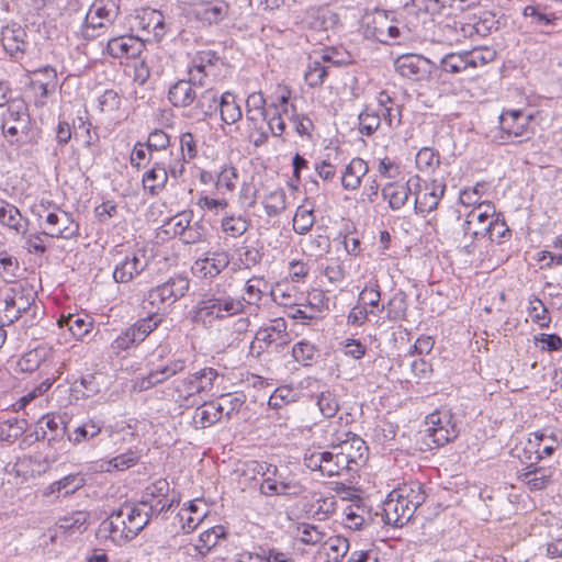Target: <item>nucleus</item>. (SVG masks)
<instances>
[{
  "mask_svg": "<svg viewBox=\"0 0 562 562\" xmlns=\"http://www.w3.org/2000/svg\"><path fill=\"white\" fill-rule=\"evenodd\" d=\"M119 9L117 0H94L85 18L81 27L82 36L86 40H92L95 35L89 33V30L102 29L113 23L119 15Z\"/></svg>",
  "mask_w": 562,
  "mask_h": 562,
  "instance_id": "obj_13",
  "label": "nucleus"
},
{
  "mask_svg": "<svg viewBox=\"0 0 562 562\" xmlns=\"http://www.w3.org/2000/svg\"><path fill=\"white\" fill-rule=\"evenodd\" d=\"M512 236V232L501 214H496L495 221L490 226L486 237L491 243L503 244Z\"/></svg>",
  "mask_w": 562,
  "mask_h": 562,
  "instance_id": "obj_60",
  "label": "nucleus"
},
{
  "mask_svg": "<svg viewBox=\"0 0 562 562\" xmlns=\"http://www.w3.org/2000/svg\"><path fill=\"white\" fill-rule=\"evenodd\" d=\"M113 269V279L117 283H128L140 276L148 267L149 259L145 250L136 249L124 255L117 251Z\"/></svg>",
  "mask_w": 562,
  "mask_h": 562,
  "instance_id": "obj_14",
  "label": "nucleus"
},
{
  "mask_svg": "<svg viewBox=\"0 0 562 562\" xmlns=\"http://www.w3.org/2000/svg\"><path fill=\"white\" fill-rule=\"evenodd\" d=\"M172 386L178 401L181 402H187L190 397L201 393L195 372L175 380Z\"/></svg>",
  "mask_w": 562,
  "mask_h": 562,
  "instance_id": "obj_45",
  "label": "nucleus"
},
{
  "mask_svg": "<svg viewBox=\"0 0 562 562\" xmlns=\"http://www.w3.org/2000/svg\"><path fill=\"white\" fill-rule=\"evenodd\" d=\"M35 214L41 227L50 238L70 239L79 233V225L72 220L71 215L58 206L41 203Z\"/></svg>",
  "mask_w": 562,
  "mask_h": 562,
  "instance_id": "obj_7",
  "label": "nucleus"
},
{
  "mask_svg": "<svg viewBox=\"0 0 562 562\" xmlns=\"http://www.w3.org/2000/svg\"><path fill=\"white\" fill-rule=\"evenodd\" d=\"M317 406L324 417L331 418L339 409V401L331 391H324L317 396Z\"/></svg>",
  "mask_w": 562,
  "mask_h": 562,
  "instance_id": "obj_64",
  "label": "nucleus"
},
{
  "mask_svg": "<svg viewBox=\"0 0 562 562\" xmlns=\"http://www.w3.org/2000/svg\"><path fill=\"white\" fill-rule=\"evenodd\" d=\"M416 167L419 171L430 173L440 164L439 154L429 147H424L416 154Z\"/></svg>",
  "mask_w": 562,
  "mask_h": 562,
  "instance_id": "obj_57",
  "label": "nucleus"
},
{
  "mask_svg": "<svg viewBox=\"0 0 562 562\" xmlns=\"http://www.w3.org/2000/svg\"><path fill=\"white\" fill-rule=\"evenodd\" d=\"M329 61L333 64H336L337 61L333 59V57L329 54H323L321 56V60L318 59H312L308 65L307 69L304 74V78L306 83L310 87H318L322 86L326 76H327V67L324 65V63Z\"/></svg>",
  "mask_w": 562,
  "mask_h": 562,
  "instance_id": "obj_41",
  "label": "nucleus"
},
{
  "mask_svg": "<svg viewBox=\"0 0 562 562\" xmlns=\"http://www.w3.org/2000/svg\"><path fill=\"white\" fill-rule=\"evenodd\" d=\"M20 271L19 260L7 251H0V278L7 283H13Z\"/></svg>",
  "mask_w": 562,
  "mask_h": 562,
  "instance_id": "obj_54",
  "label": "nucleus"
},
{
  "mask_svg": "<svg viewBox=\"0 0 562 562\" xmlns=\"http://www.w3.org/2000/svg\"><path fill=\"white\" fill-rule=\"evenodd\" d=\"M103 428V422L97 418H89L67 435L72 445H80L95 438Z\"/></svg>",
  "mask_w": 562,
  "mask_h": 562,
  "instance_id": "obj_37",
  "label": "nucleus"
},
{
  "mask_svg": "<svg viewBox=\"0 0 562 562\" xmlns=\"http://www.w3.org/2000/svg\"><path fill=\"white\" fill-rule=\"evenodd\" d=\"M140 460V452L137 450H127L110 460H102L99 463V470L104 472L125 471L136 465Z\"/></svg>",
  "mask_w": 562,
  "mask_h": 562,
  "instance_id": "obj_40",
  "label": "nucleus"
},
{
  "mask_svg": "<svg viewBox=\"0 0 562 562\" xmlns=\"http://www.w3.org/2000/svg\"><path fill=\"white\" fill-rule=\"evenodd\" d=\"M400 498L409 505L412 509H416L424 504L426 501V493L423 490V485L419 482H408L393 490Z\"/></svg>",
  "mask_w": 562,
  "mask_h": 562,
  "instance_id": "obj_39",
  "label": "nucleus"
},
{
  "mask_svg": "<svg viewBox=\"0 0 562 562\" xmlns=\"http://www.w3.org/2000/svg\"><path fill=\"white\" fill-rule=\"evenodd\" d=\"M221 120L225 124H234L243 117L240 105L236 101L235 94L232 92H224L218 102Z\"/></svg>",
  "mask_w": 562,
  "mask_h": 562,
  "instance_id": "obj_42",
  "label": "nucleus"
},
{
  "mask_svg": "<svg viewBox=\"0 0 562 562\" xmlns=\"http://www.w3.org/2000/svg\"><path fill=\"white\" fill-rule=\"evenodd\" d=\"M223 65L221 57L212 49L196 50L190 56L188 64V76L191 82L203 87L206 85L205 79L216 76V70Z\"/></svg>",
  "mask_w": 562,
  "mask_h": 562,
  "instance_id": "obj_15",
  "label": "nucleus"
},
{
  "mask_svg": "<svg viewBox=\"0 0 562 562\" xmlns=\"http://www.w3.org/2000/svg\"><path fill=\"white\" fill-rule=\"evenodd\" d=\"M23 222L25 220L18 207L4 200H0V223L2 225L20 234L25 232Z\"/></svg>",
  "mask_w": 562,
  "mask_h": 562,
  "instance_id": "obj_43",
  "label": "nucleus"
},
{
  "mask_svg": "<svg viewBox=\"0 0 562 562\" xmlns=\"http://www.w3.org/2000/svg\"><path fill=\"white\" fill-rule=\"evenodd\" d=\"M496 214L495 206L491 202L479 203L467 214L463 224L464 235L473 238H486Z\"/></svg>",
  "mask_w": 562,
  "mask_h": 562,
  "instance_id": "obj_16",
  "label": "nucleus"
},
{
  "mask_svg": "<svg viewBox=\"0 0 562 562\" xmlns=\"http://www.w3.org/2000/svg\"><path fill=\"white\" fill-rule=\"evenodd\" d=\"M193 15L207 24H215L223 21L229 10L228 3L223 0H191Z\"/></svg>",
  "mask_w": 562,
  "mask_h": 562,
  "instance_id": "obj_24",
  "label": "nucleus"
},
{
  "mask_svg": "<svg viewBox=\"0 0 562 562\" xmlns=\"http://www.w3.org/2000/svg\"><path fill=\"white\" fill-rule=\"evenodd\" d=\"M162 323V317L157 312L148 313L146 317L138 319L132 326L125 328L111 342L113 353L120 355L122 351L137 346L146 339Z\"/></svg>",
  "mask_w": 562,
  "mask_h": 562,
  "instance_id": "obj_10",
  "label": "nucleus"
},
{
  "mask_svg": "<svg viewBox=\"0 0 562 562\" xmlns=\"http://www.w3.org/2000/svg\"><path fill=\"white\" fill-rule=\"evenodd\" d=\"M170 485L166 479H159L149 484L137 504L145 508L149 518L168 512L175 504V498L169 496Z\"/></svg>",
  "mask_w": 562,
  "mask_h": 562,
  "instance_id": "obj_12",
  "label": "nucleus"
},
{
  "mask_svg": "<svg viewBox=\"0 0 562 562\" xmlns=\"http://www.w3.org/2000/svg\"><path fill=\"white\" fill-rule=\"evenodd\" d=\"M286 322L283 318H277L265 327H261L256 333L255 339L251 342V350L256 349L258 345V355L268 349L270 346L281 347L290 341V335L286 331Z\"/></svg>",
  "mask_w": 562,
  "mask_h": 562,
  "instance_id": "obj_17",
  "label": "nucleus"
},
{
  "mask_svg": "<svg viewBox=\"0 0 562 562\" xmlns=\"http://www.w3.org/2000/svg\"><path fill=\"white\" fill-rule=\"evenodd\" d=\"M266 214L270 217L281 214L286 207V194L283 189H277L267 194L262 200Z\"/></svg>",
  "mask_w": 562,
  "mask_h": 562,
  "instance_id": "obj_53",
  "label": "nucleus"
},
{
  "mask_svg": "<svg viewBox=\"0 0 562 562\" xmlns=\"http://www.w3.org/2000/svg\"><path fill=\"white\" fill-rule=\"evenodd\" d=\"M362 34L366 38L378 41L382 44H400L406 38L407 30L400 26V22L394 20L391 13L386 11H375L366 14L361 24Z\"/></svg>",
  "mask_w": 562,
  "mask_h": 562,
  "instance_id": "obj_5",
  "label": "nucleus"
},
{
  "mask_svg": "<svg viewBox=\"0 0 562 562\" xmlns=\"http://www.w3.org/2000/svg\"><path fill=\"white\" fill-rule=\"evenodd\" d=\"M303 460L306 468L312 471H319L326 476L342 475L345 472H349L337 445L333 446L330 450L324 451L307 449Z\"/></svg>",
  "mask_w": 562,
  "mask_h": 562,
  "instance_id": "obj_11",
  "label": "nucleus"
},
{
  "mask_svg": "<svg viewBox=\"0 0 562 562\" xmlns=\"http://www.w3.org/2000/svg\"><path fill=\"white\" fill-rule=\"evenodd\" d=\"M190 280L182 274L170 277L166 282L150 289L144 301L148 313L157 312L162 318L167 306L183 297L189 291Z\"/></svg>",
  "mask_w": 562,
  "mask_h": 562,
  "instance_id": "obj_6",
  "label": "nucleus"
},
{
  "mask_svg": "<svg viewBox=\"0 0 562 562\" xmlns=\"http://www.w3.org/2000/svg\"><path fill=\"white\" fill-rule=\"evenodd\" d=\"M464 53L465 64H468L469 69L485 66L496 58L495 49L487 46L475 47L471 50H465Z\"/></svg>",
  "mask_w": 562,
  "mask_h": 562,
  "instance_id": "obj_52",
  "label": "nucleus"
},
{
  "mask_svg": "<svg viewBox=\"0 0 562 562\" xmlns=\"http://www.w3.org/2000/svg\"><path fill=\"white\" fill-rule=\"evenodd\" d=\"M415 510L404 503L393 491L389 493L383 503V518L385 524L402 527L414 516Z\"/></svg>",
  "mask_w": 562,
  "mask_h": 562,
  "instance_id": "obj_25",
  "label": "nucleus"
},
{
  "mask_svg": "<svg viewBox=\"0 0 562 562\" xmlns=\"http://www.w3.org/2000/svg\"><path fill=\"white\" fill-rule=\"evenodd\" d=\"M554 469L530 464L518 472L517 480L529 491L544 490L552 482Z\"/></svg>",
  "mask_w": 562,
  "mask_h": 562,
  "instance_id": "obj_30",
  "label": "nucleus"
},
{
  "mask_svg": "<svg viewBox=\"0 0 562 562\" xmlns=\"http://www.w3.org/2000/svg\"><path fill=\"white\" fill-rule=\"evenodd\" d=\"M145 508L137 504H124L102 522V530L109 532L111 540L123 544L134 539L149 522Z\"/></svg>",
  "mask_w": 562,
  "mask_h": 562,
  "instance_id": "obj_1",
  "label": "nucleus"
},
{
  "mask_svg": "<svg viewBox=\"0 0 562 562\" xmlns=\"http://www.w3.org/2000/svg\"><path fill=\"white\" fill-rule=\"evenodd\" d=\"M58 326L67 327L75 338L81 339L92 330L93 318L85 313L61 315Z\"/></svg>",
  "mask_w": 562,
  "mask_h": 562,
  "instance_id": "obj_34",
  "label": "nucleus"
},
{
  "mask_svg": "<svg viewBox=\"0 0 562 562\" xmlns=\"http://www.w3.org/2000/svg\"><path fill=\"white\" fill-rule=\"evenodd\" d=\"M327 299L323 291L312 290L307 293L306 303L304 307L310 311L308 319L316 318L321 313L327 308Z\"/></svg>",
  "mask_w": 562,
  "mask_h": 562,
  "instance_id": "obj_59",
  "label": "nucleus"
},
{
  "mask_svg": "<svg viewBox=\"0 0 562 562\" xmlns=\"http://www.w3.org/2000/svg\"><path fill=\"white\" fill-rule=\"evenodd\" d=\"M381 119L390 128H395L402 123V105L398 104L386 91L379 92L376 97Z\"/></svg>",
  "mask_w": 562,
  "mask_h": 562,
  "instance_id": "obj_32",
  "label": "nucleus"
},
{
  "mask_svg": "<svg viewBox=\"0 0 562 562\" xmlns=\"http://www.w3.org/2000/svg\"><path fill=\"white\" fill-rule=\"evenodd\" d=\"M237 181V169L232 165H224L216 175L215 188L221 194L233 192L236 188Z\"/></svg>",
  "mask_w": 562,
  "mask_h": 562,
  "instance_id": "obj_51",
  "label": "nucleus"
},
{
  "mask_svg": "<svg viewBox=\"0 0 562 562\" xmlns=\"http://www.w3.org/2000/svg\"><path fill=\"white\" fill-rule=\"evenodd\" d=\"M446 191V183L442 180L434 179L424 182L419 179V187L413 189L415 194L414 207L417 213H430L435 211Z\"/></svg>",
  "mask_w": 562,
  "mask_h": 562,
  "instance_id": "obj_18",
  "label": "nucleus"
},
{
  "mask_svg": "<svg viewBox=\"0 0 562 562\" xmlns=\"http://www.w3.org/2000/svg\"><path fill=\"white\" fill-rule=\"evenodd\" d=\"M4 314V323L12 325L31 306V297L25 294L22 285L9 288L0 299Z\"/></svg>",
  "mask_w": 562,
  "mask_h": 562,
  "instance_id": "obj_19",
  "label": "nucleus"
},
{
  "mask_svg": "<svg viewBox=\"0 0 562 562\" xmlns=\"http://www.w3.org/2000/svg\"><path fill=\"white\" fill-rule=\"evenodd\" d=\"M244 312V303L229 295L206 293L193 307V321L204 326L238 315Z\"/></svg>",
  "mask_w": 562,
  "mask_h": 562,
  "instance_id": "obj_3",
  "label": "nucleus"
},
{
  "mask_svg": "<svg viewBox=\"0 0 562 562\" xmlns=\"http://www.w3.org/2000/svg\"><path fill=\"white\" fill-rule=\"evenodd\" d=\"M416 187H419L418 176L409 178L406 183L390 182L383 187L382 196L387 201L391 210L398 211L406 204Z\"/></svg>",
  "mask_w": 562,
  "mask_h": 562,
  "instance_id": "obj_26",
  "label": "nucleus"
},
{
  "mask_svg": "<svg viewBox=\"0 0 562 562\" xmlns=\"http://www.w3.org/2000/svg\"><path fill=\"white\" fill-rule=\"evenodd\" d=\"M305 487L295 480H284L280 472L261 480L259 485V493L263 496H283L286 498H294L302 495Z\"/></svg>",
  "mask_w": 562,
  "mask_h": 562,
  "instance_id": "obj_21",
  "label": "nucleus"
},
{
  "mask_svg": "<svg viewBox=\"0 0 562 562\" xmlns=\"http://www.w3.org/2000/svg\"><path fill=\"white\" fill-rule=\"evenodd\" d=\"M222 231L229 237L237 238L250 227V221L244 215H227L221 221Z\"/></svg>",
  "mask_w": 562,
  "mask_h": 562,
  "instance_id": "obj_47",
  "label": "nucleus"
},
{
  "mask_svg": "<svg viewBox=\"0 0 562 562\" xmlns=\"http://www.w3.org/2000/svg\"><path fill=\"white\" fill-rule=\"evenodd\" d=\"M380 300L381 294L376 283L364 286L359 294V301L362 303V306H370L371 310L375 311V314L384 311V305L380 306Z\"/></svg>",
  "mask_w": 562,
  "mask_h": 562,
  "instance_id": "obj_62",
  "label": "nucleus"
},
{
  "mask_svg": "<svg viewBox=\"0 0 562 562\" xmlns=\"http://www.w3.org/2000/svg\"><path fill=\"white\" fill-rule=\"evenodd\" d=\"M340 454L345 458V463L349 472L356 471L360 463L366 461L368 448L364 441L353 435L350 439L337 445Z\"/></svg>",
  "mask_w": 562,
  "mask_h": 562,
  "instance_id": "obj_31",
  "label": "nucleus"
},
{
  "mask_svg": "<svg viewBox=\"0 0 562 562\" xmlns=\"http://www.w3.org/2000/svg\"><path fill=\"white\" fill-rule=\"evenodd\" d=\"M263 288H266V282L262 278H251L245 284V293L240 301L243 303H247L249 305H257L262 299Z\"/></svg>",
  "mask_w": 562,
  "mask_h": 562,
  "instance_id": "obj_58",
  "label": "nucleus"
},
{
  "mask_svg": "<svg viewBox=\"0 0 562 562\" xmlns=\"http://www.w3.org/2000/svg\"><path fill=\"white\" fill-rule=\"evenodd\" d=\"M215 402L204 403L198 407L193 415V424L196 428H206L221 419Z\"/></svg>",
  "mask_w": 562,
  "mask_h": 562,
  "instance_id": "obj_46",
  "label": "nucleus"
},
{
  "mask_svg": "<svg viewBox=\"0 0 562 562\" xmlns=\"http://www.w3.org/2000/svg\"><path fill=\"white\" fill-rule=\"evenodd\" d=\"M295 537L302 543L315 546L324 542L326 533L315 525L300 524Z\"/></svg>",
  "mask_w": 562,
  "mask_h": 562,
  "instance_id": "obj_55",
  "label": "nucleus"
},
{
  "mask_svg": "<svg viewBox=\"0 0 562 562\" xmlns=\"http://www.w3.org/2000/svg\"><path fill=\"white\" fill-rule=\"evenodd\" d=\"M145 20H147V23L144 24L143 27L151 31L156 38H161L165 35V18L160 11L150 10L144 12L142 21Z\"/></svg>",
  "mask_w": 562,
  "mask_h": 562,
  "instance_id": "obj_63",
  "label": "nucleus"
},
{
  "mask_svg": "<svg viewBox=\"0 0 562 562\" xmlns=\"http://www.w3.org/2000/svg\"><path fill=\"white\" fill-rule=\"evenodd\" d=\"M359 132L362 135L371 136L381 125V115L379 109L376 111L366 108L358 116Z\"/></svg>",
  "mask_w": 562,
  "mask_h": 562,
  "instance_id": "obj_56",
  "label": "nucleus"
},
{
  "mask_svg": "<svg viewBox=\"0 0 562 562\" xmlns=\"http://www.w3.org/2000/svg\"><path fill=\"white\" fill-rule=\"evenodd\" d=\"M440 67L448 74H460L469 69L465 64V53L447 54L440 61Z\"/></svg>",
  "mask_w": 562,
  "mask_h": 562,
  "instance_id": "obj_61",
  "label": "nucleus"
},
{
  "mask_svg": "<svg viewBox=\"0 0 562 562\" xmlns=\"http://www.w3.org/2000/svg\"><path fill=\"white\" fill-rule=\"evenodd\" d=\"M426 428L420 432L422 441L428 449L442 447L458 436L453 415L448 409L436 411L427 416Z\"/></svg>",
  "mask_w": 562,
  "mask_h": 562,
  "instance_id": "obj_8",
  "label": "nucleus"
},
{
  "mask_svg": "<svg viewBox=\"0 0 562 562\" xmlns=\"http://www.w3.org/2000/svg\"><path fill=\"white\" fill-rule=\"evenodd\" d=\"M407 306L406 294L403 291H397L384 305V310H386V316L390 321L397 322L405 318Z\"/></svg>",
  "mask_w": 562,
  "mask_h": 562,
  "instance_id": "obj_50",
  "label": "nucleus"
},
{
  "mask_svg": "<svg viewBox=\"0 0 562 562\" xmlns=\"http://www.w3.org/2000/svg\"><path fill=\"white\" fill-rule=\"evenodd\" d=\"M532 115L522 110H504L499 126L492 132V140L497 144L521 143L535 134L531 127Z\"/></svg>",
  "mask_w": 562,
  "mask_h": 562,
  "instance_id": "obj_4",
  "label": "nucleus"
},
{
  "mask_svg": "<svg viewBox=\"0 0 562 562\" xmlns=\"http://www.w3.org/2000/svg\"><path fill=\"white\" fill-rule=\"evenodd\" d=\"M229 262L228 252L224 250L207 251L203 257L198 258L193 262L191 272L198 278L213 279L225 270Z\"/></svg>",
  "mask_w": 562,
  "mask_h": 562,
  "instance_id": "obj_20",
  "label": "nucleus"
},
{
  "mask_svg": "<svg viewBox=\"0 0 562 562\" xmlns=\"http://www.w3.org/2000/svg\"><path fill=\"white\" fill-rule=\"evenodd\" d=\"M205 515L206 512L200 507L198 499L189 502L188 507H182L178 514L182 530L187 533L193 531Z\"/></svg>",
  "mask_w": 562,
  "mask_h": 562,
  "instance_id": "obj_38",
  "label": "nucleus"
},
{
  "mask_svg": "<svg viewBox=\"0 0 562 562\" xmlns=\"http://www.w3.org/2000/svg\"><path fill=\"white\" fill-rule=\"evenodd\" d=\"M183 172V161L170 153L168 160L154 161L151 168L143 175V188L150 195H158L165 189L169 177L179 179Z\"/></svg>",
  "mask_w": 562,
  "mask_h": 562,
  "instance_id": "obj_9",
  "label": "nucleus"
},
{
  "mask_svg": "<svg viewBox=\"0 0 562 562\" xmlns=\"http://www.w3.org/2000/svg\"><path fill=\"white\" fill-rule=\"evenodd\" d=\"M1 44L10 57L21 59L29 46L25 30L18 24L4 26L1 31Z\"/></svg>",
  "mask_w": 562,
  "mask_h": 562,
  "instance_id": "obj_27",
  "label": "nucleus"
},
{
  "mask_svg": "<svg viewBox=\"0 0 562 562\" xmlns=\"http://www.w3.org/2000/svg\"><path fill=\"white\" fill-rule=\"evenodd\" d=\"M218 102L216 91L212 88L205 89L200 94L196 93V99L186 115L195 121H205L216 112Z\"/></svg>",
  "mask_w": 562,
  "mask_h": 562,
  "instance_id": "obj_29",
  "label": "nucleus"
},
{
  "mask_svg": "<svg viewBox=\"0 0 562 562\" xmlns=\"http://www.w3.org/2000/svg\"><path fill=\"white\" fill-rule=\"evenodd\" d=\"M144 48V42L133 35L113 37L106 45V52L113 58H135L140 55Z\"/></svg>",
  "mask_w": 562,
  "mask_h": 562,
  "instance_id": "obj_28",
  "label": "nucleus"
},
{
  "mask_svg": "<svg viewBox=\"0 0 562 562\" xmlns=\"http://www.w3.org/2000/svg\"><path fill=\"white\" fill-rule=\"evenodd\" d=\"M394 67L402 77L416 81L427 78L431 70L430 61L416 54H406L397 57L394 61Z\"/></svg>",
  "mask_w": 562,
  "mask_h": 562,
  "instance_id": "obj_22",
  "label": "nucleus"
},
{
  "mask_svg": "<svg viewBox=\"0 0 562 562\" xmlns=\"http://www.w3.org/2000/svg\"><path fill=\"white\" fill-rule=\"evenodd\" d=\"M156 362H151V369L147 375L137 381L140 391L161 384L172 376L183 372L188 366L187 351H171L167 346H160L154 351Z\"/></svg>",
  "mask_w": 562,
  "mask_h": 562,
  "instance_id": "obj_2",
  "label": "nucleus"
},
{
  "mask_svg": "<svg viewBox=\"0 0 562 562\" xmlns=\"http://www.w3.org/2000/svg\"><path fill=\"white\" fill-rule=\"evenodd\" d=\"M194 86L190 77L188 80H178L169 88L168 100L176 108L191 106L196 99Z\"/></svg>",
  "mask_w": 562,
  "mask_h": 562,
  "instance_id": "obj_33",
  "label": "nucleus"
},
{
  "mask_svg": "<svg viewBox=\"0 0 562 562\" xmlns=\"http://www.w3.org/2000/svg\"><path fill=\"white\" fill-rule=\"evenodd\" d=\"M323 551L326 562H340L349 551V541L341 536L329 537L323 542Z\"/></svg>",
  "mask_w": 562,
  "mask_h": 562,
  "instance_id": "obj_44",
  "label": "nucleus"
},
{
  "mask_svg": "<svg viewBox=\"0 0 562 562\" xmlns=\"http://www.w3.org/2000/svg\"><path fill=\"white\" fill-rule=\"evenodd\" d=\"M27 428L25 419L9 418L0 420V439L13 442L21 437Z\"/></svg>",
  "mask_w": 562,
  "mask_h": 562,
  "instance_id": "obj_49",
  "label": "nucleus"
},
{
  "mask_svg": "<svg viewBox=\"0 0 562 562\" xmlns=\"http://www.w3.org/2000/svg\"><path fill=\"white\" fill-rule=\"evenodd\" d=\"M227 532L223 526H214L205 531H203L196 543H188L181 546L179 551L187 553L193 558H202L206 553L211 551V549L215 548L220 544V541L225 539Z\"/></svg>",
  "mask_w": 562,
  "mask_h": 562,
  "instance_id": "obj_23",
  "label": "nucleus"
},
{
  "mask_svg": "<svg viewBox=\"0 0 562 562\" xmlns=\"http://www.w3.org/2000/svg\"><path fill=\"white\" fill-rule=\"evenodd\" d=\"M368 164L356 157L345 167L341 175V186L345 190H357L361 184V179L368 173Z\"/></svg>",
  "mask_w": 562,
  "mask_h": 562,
  "instance_id": "obj_35",
  "label": "nucleus"
},
{
  "mask_svg": "<svg viewBox=\"0 0 562 562\" xmlns=\"http://www.w3.org/2000/svg\"><path fill=\"white\" fill-rule=\"evenodd\" d=\"M530 436L529 443L536 447L537 459L550 457L561 443L557 434L548 429L532 432Z\"/></svg>",
  "mask_w": 562,
  "mask_h": 562,
  "instance_id": "obj_36",
  "label": "nucleus"
},
{
  "mask_svg": "<svg viewBox=\"0 0 562 562\" xmlns=\"http://www.w3.org/2000/svg\"><path fill=\"white\" fill-rule=\"evenodd\" d=\"M245 403V395L241 393L223 394L215 402L221 417L226 416L231 418L234 414L238 413Z\"/></svg>",
  "mask_w": 562,
  "mask_h": 562,
  "instance_id": "obj_48",
  "label": "nucleus"
}]
</instances>
